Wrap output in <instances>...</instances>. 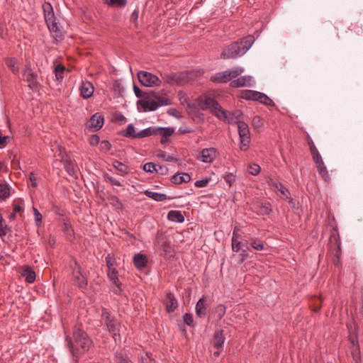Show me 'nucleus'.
Instances as JSON below:
<instances>
[{"instance_id": "obj_1", "label": "nucleus", "mask_w": 363, "mask_h": 363, "mask_svg": "<svg viewBox=\"0 0 363 363\" xmlns=\"http://www.w3.org/2000/svg\"><path fill=\"white\" fill-rule=\"evenodd\" d=\"M73 337L74 342L69 336H66L65 341L73 356L79 357L82 353L89 350L92 342L86 332L79 328L74 330Z\"/></svg>"}, {"instance_id": "obj_2", "label": "nucleus", "mask_w": 363, "mask_h": 363, "mask_svg": "<svg viewBox=\"0 0 363 363\" xmlns=\"http://www.w3.org/2000/svg\"><path fill=\"white\" fill-rule=\"evenodd\" d=\"M255 38L247 35L226 46L220 54L222 59H235L243 55L252 45Z\"/></svg>"}, {"instance_id": "obj_3", "label": "nucleus", "mask_w": 363, "mask_h": 363, "mask_svg": "<svg viewBox=\"0 0 363 363\" xmlns=\"http://www.w3.org/2000/svg\"><path fill=\"white\" fill-rule=\"evenodd\" d=\"M42 8L44 18L50 31L54 33V38L56 40H61L62 39V33L56 22L52 6L50 3L45 1L43 4Z\"/></svg>"}, {"instance_id": "obj_4", "label": "nucleus", "mask_w": 363, "mask_h": 363, "mask_svg": "<svg viewBox=\"0 0 363 363\" xmlns=\"http://www.w3.org/2000/svg\"><path fill=\"white\" fill-rule=\"evenodd\" d=\"M101 320L104 329L108 331L113 338L119 335L120 323L116 318L105 308H101Z\"/></svg>"}, {"instance_id": "obj_5", "label": "nucleus", "mask_w": 363, "mask_h": 363, "mask_svg": "<svg viewBox=\"0 0 363 363\" xmlns=\"http://www.w3.org/2000/svg\"><path fill=\"white\" fill-rule=\"evenodd\" d=\"M162 81L172 86H184L189 80L186 72H170L161 74Z\"/></svg>"}, {"instance_id": "obj_6", "label": "nucleus", "mask_w": 363, "mask_h": 363, "mask_svg": "<svg viewBox=\"0 0 363 363\" xmlns=\"http://www.w3.org/2000/svg\"><path fill=\"white\" fill-rule=\"evenodd\" d=\"M237 125L240 138V148L242 151H246L248 150L251 142L248 125L244 121H238Z\"/></svg>"}, {"instance_id": "obj_7", "label": "nucleus", "mask_w": 363, "mask_h": 363, "mask_svg": "<svg viewBox=\"0 0 363 363\" xmlns=\"http://www.w3.org/2000/svg\"><path fill=\"white\" fill-rule=\"evenodd\" d=\"M137 77L141 84L145 86H160L162 84V79L147 71H139Z\"/></svg>"}, {"instance_id": "obj_8", "label": "nucleus", "mask_w": 363, "mask_h": 363, "mask_svg": "<svg viewBox=\"0 0 363 363\" xmlns=\"http://www.w3.org/2000/svg\"><path fill=\"white\" fill-rule=\"evenodd\" d=\"M138 104L142 106L145 111H153L160 106L172 104V101L167 98H160L158 101L149 99L140 100Z\"/></svg>"}, {"instance_id": "obj_9", "label": "nucleus", "mask_w": 363, "mask_h": 363, "mask_svg": "<svg viewBox=\"0 0 363 363\" xmlns=\"http://www.w3.org/2000/svg\"><path fill=\"white\" fill-rule=\"evenodd\" d=\"M23 74L28 82V86L33 91H38L40 88V84L38 82V74L33 72L30 65H27Z\"/></svg>"}, {"instance_id": "obj_10", "label": "nucleus", "mask_w": 363, "mask_h": 363, "mask_svg": "<svg viewBox=\"0 0 363 363\" xmlns=\"http://www.w3.org/2000/svg\"><path fill=\"white\" fill-rule=\"evenodd\" d=\"M267 183L270 186L271 189L275 191L277 196L281 199H289V191L281 183L274 181L272 178L269 179Z\"/></svg>"}, {"instance_id": "obj_11", "label": "nucleus", "mask_w": 363, "mask_h": 363, "mask_svg": "<svg viewBox=\"0 0 363 363\" xmlns=\"http://www.w3.org/2000/svg\"><path fill=\"white\" fill-rule=\"evenodd\" d=\"M155 245L166 254L171 252V242L163 235L162 233H158L157 234Z\"/></svg>"}, {"instance_id": "obj_12", "label": "nucleus", "mask_w": 363, "mask_h": 363, "mask_svg": "<svg viewBox=\"0 0 363 363\" xmlns=\"http://www.w3.org/2000/svg\"><path fill=\"white\" fill-rule=\"evenodd\" d=\"M73 280L75 281L77 286L81 289H84L88 285V280L86 274L83 272L82 269L74 271L72 273Z\"/></svg>"}, {"instance_id": "obj_13", "label": "nucleus", "mask_w": 363, "mask_h": 363, "mask_svg": "<svg viewBox=\"0 0 363 363\" xmlns=\"http://www.w3.org/2000/svg\"><path fill=\"white\" fill-rule=\"evenodd\" d=\"M218 101L207 95H201L198 99V106L202 110L212 109Z\"/></svg>"}, {"instance_id": "obj_14", "label": "nucleus", "mask_w": 363, "mask_h": 363, "mask_svg": "<svg viewBox=\"0 0 363 363\" xmlns=\"http://www.w3.org/2000/svg\"><path fill=\"white\" fill-rule=\"evenodd\" d=\"M108 277L110 281L116 287L113 289V292L116 294L120 295L122 293V289L121 287V282L118 279V271L116 269L108 270Z\"/></svg>"}, {"instance_id": "obj_15", "label": "nucleus", "mask_w": 363, "mask_h": 363, "mask_svg": "<svg viewBox=\"0 0 363 363\" xmlns=\"http://www.w3.org/2000/svg\"><path fill=\"white\" fill-rule=\"evenodd\" d=\"M104 122V116L99 113H96L91 117L89 121V128L94 131H98L103 127Z\"/></svg>"}, {"instance_id": "obj_16", "label": "nucleus", "mask_w": 363, "mask_h": 363, "mask_svg": "<svg viewBox=\"0 0 363 363\" xmlns=\"http://www.w3.org/2000/svg\"><path fill=\"white\" fill-rule=\"evenodd\" d=\"M216 157V150L213 147L203 149L199 160L205 163L212 162Z\"/></svg>"}, {"instance_id": "obj_17", "label": "nucleus", "mask_w": 363, "mask_h": 363, "mask_svg": "<svg viewBox=\"0 0 363 363\" xmlns=\"http://www.w3.org/2000/svg\"><path fill=\"white\" fill-rule=\"evenodd\" d=\"M174 133V128L172 127H156V135H161L160 143L166 144L169 141V138Z\"/></svg>"}, {"instance_id": "obj_18", "label": "nucleus", "mask_w": 363, "mask_h": 363, "mask_svg": "<svg viewBox=\"0 0 363 363\" xmlns=\"http://www.w3.org/2000/svg\"><path fill=\"white\" fill-rule=\"evenodd\" d=\"M164 304L167 313L174 312L178 307L177 300L176 299L174 295L171 292L167 294L164 300Z\"/></svg>"}, {"instance_id": "obj_19", "label": "nucleus", "mask_w": 363, "mask_h": 363, "mask_svg": "<svg viewBox=\"0 0 363 363\" xmlns=\"http://www.w3.org/2000/svg\"><path fill=\"white\" fill-rule=\"evenodd\" d=\"M207 299L206 297L203 296L201 298L196 305V315L199 318H203L206 315L207 313Z\"/></svg>"}, {"instance_id": "obj_20", "label": "nucleus", "mask_w": 363, "mask_h": 363, "mask_svg": "<svg viewBox=\"0 0 363 363\" xmlns=\"http://www.w3.org/2000/svg\"><path fill=\"white\" fill-rule=\"evenodd\" d=\"M94 90V86L91 82L88 81L82 82L80 86V91L81 95L84 99L90 98L93 95Z\"/></svg>"}, {"instance_id": "obj_21", "label": "nucleus", "mask_w": 363, "mask_h": 363, "mask_svg": "<svg viewBox=\"0 0 363 363\" xmlns=\"http://www.w3.org/2000/svg\"><path fill=\"white\" fill-rule=\"evenodd\" d=\"M62 162L63 163L64 167L66 170V172L70 175L71 177L74 178L77 177V170L76 167L74 166L73 162L66 157V158H62Z\"/></svg>"}, {"instance_id": "obj_22", "label": "nucleus", "mask_w": 363, "mask_h": 363, "mask_svg": "<svg viewBox=\"0 0 363 363\" xmlns=\"http://www.w3.org/2000/svg\"><path fill=\"white\" fill-rule=\"evenodd\" d=\"M225 340V338L223 334V330H217L213 335L212 344L215 348L222 349Z\"/></svg>"}, {"instance_id": "obj_23", "label": "nucleus", "mask_w": 363, "mask_h": 363, "mask_svg": "<svg viewBox=\"0 0 363 363\" xmlns=\"http://www.w3.org/2000/svg\"><path fill=\"white\" fill-rule=\"evenodd\" d=\"M21 273L28 283H33L35 279V273L28 265L23 266Z\"/></svg>"}, {"instance_id": "obj_24", "label": "nucleus", "mask_w": 363, "mask_h": 363, "mask_svg": "<svg viewBox=\"0 0 363 363\" xmlns=\"http://www.w3.org/2000/svg\"><path fill=\"white\" fill-rule=\"evenodd\" d=\"M252 77L250 76H242L231 81L230 85L233 88H238L245 86H250V81Z\"/></svg>"}, {"instance_id": "obj_25", "label": "nucleus", "mask_w": 363, "mask_h": 363, "mask_svg": "<svg viewBox=\"0 0 363 363\" xmlns=\"http://www.w3.org/2000/svg\"><path fill=\"white\" fill-rule=\"evenodd\" d=\"M211 111L214 116H216L220 120L226 121L228 115V111L224 110L218 103H217V105L215 106L211 109Z\"/></svg>"}, {"instance_id": "obj_26", "label": "nucleus", "mask_w": 363, "mask_h": 363, "mask_svg": "<svg viewBox=\"0 0 363 363\" xmlns=\"http://www.w3.org/2000/svg\"><path fill=\"white\" fill-rule=\"evenodd\" d=\"M350 351L352 358L355 363H360L361 362V354H360V349L357 342H355L354 340L351 341Z\"/></svg>"}, {"instance_id": "obj_27", "label": "nucleus", "mask_w": 363, "mask_h": 363, "mask_svg": "<svg viewBox=\"0 0 363 363\" xmlns=\"http://www.w3.org/2000/svg\"><path fill=\"white\" fill-rule=\"evenodd\" d=\"M133 263L136 268L142 269L146 267L147 259L145 255L138 253L135 254L133 257Z\"/></svg>"}, {"instance_id": "obj_28", "label": "nucleus", "mask_w": 363, "mask_h": 363, "mask_svg": "<svg viewBox=\"0 0 363 363\" xmlns=\"http://www.w3.org/2000/svg\"><path fill=\"white\" fill-rule=\"evenodd\" d=\"M229 76L230 75L228 74L227 70H225L223 72H218L211 76V80L213 82L225 83L230 80Z\"/></svg>"}, {"instance_id": "obj_29", "label": "nucleus", "mask_w": 363, "mask_h": 363, "mask_svg": "<svg viewBox=\"0 0 363 363\" xmlns=\"http://www.w3.org/2000/svg\"><path fill=\"white\" fill-rule=\"evenodd\" d=\"M191 177L187 173H177L173 175V177L171 179V181L172 183H174L176 184H180L183 182L187 183L190 182Z\"/></svg>"}, {"instance_id": "obj_30", "label": "nucleus", "mask_w": 363, "mask_h": 363, "mask_svg": "<svg viewBox=\"0 0 363 363\" xmlns=\"http://www.w3.org/2000/svg\"><path fill=\"white\" fill-rule=\"evenodd\" d=\"M144 194L156 201H163L167 199V196L164 194L152 191L150 190H145Z\"/></svg>"}, {"instance_id": "obj_31", "label": "nucleus", "mask_w": 363, "mask_h": 363, "mask_svg": "<svg viewBox=\"0 0 363 363\" xmlns=\"http://www.w3.org/2000/svg\"><path fill=\"white\" fill-rule=\"evenodd\" d=\"M167 218L172 222L183 223L184 216L179 211H170L167 214Z\"/></svg>"}, {"instance_id": "obj_32", "label": "nucleus", "mask_w": 363, "mask_h": 363, "mask_svg": "<svg viewBox=\"0 0 363 363\" xmlns=\"http://www.w3.org/2000/svg\"><path fill=\"white\" fill-rule=\"evenodd\" d=\"M257 207V213L258 215H269L272 212V206L269 202H262Z\"/></svg>"}, {"instance_id": "obj_33", "label": "nucleus", "mask_w": 363, "mask_h": 363, "mask_svg": "<svg viewBox=\"0 0 363 363\" xmlns=\"http://www.w3.org/2000/svg\"><path fill=\"white\" fill-rule=\"evenodd\" d=\"M156 135V127H148L137 133V138H143Z\"/></svg>"}, {"instance_id": "obj_34", "label": "nucleus", "mask_w": 363, "mask_h": 363, "mask_svg": "<svg viewBox=\"0 0 363 363\" xmlns=\"http://www.w3.org/2000/svg\"><path fill=\"white\" fill-rule=\"evenodd\" d=\"M242 113L240 110H234L231 112L228 111V115L226 121L228 123L237 124L238 121H235V120L239 119L242 116Z\"/></svg>"}, {"instance_id": "obj_35", "label": "nucleus", "mask_w": 363, "mask_h": 363, "mask_svg": "<svg viewBox=\"0 0 363 363\" xmlns=\"http://www.w3.org/2000/svg\"><path fill=\"white\" fill-rule=\"evenodd\" d=\"M121 135L129 138H137V133L135 130L133 124H129L125 130L121 131Z\"/></svg>"}, {"instance_id": "obj_36", "label": "nucleus", "mask_w": 363, "mask_h": 363, "mask_svg": "<svg viewBox=\"0 0 363 363\" xmlns=\"http://www.w3.org/2000/svg\"><path fill=\"white\" fill-rule=\"evenodd\" d=\"M10 196L9 186L6 183L0 184V199L5 200Z\"/></svg>"}, {"instance_id": "obj_37", "label": "nucleus", "mask_w": 363, "mask_h": 363, "mask_svg": "<svg viewBox=\"0 0 363 363\" xmlns=\"http://www.w3.org/2000/svg\"><path fill=\"white\" fill-rule=\"evenodd\" d=\"M250 245L257 251L263 250L265 248L264 242L257 238H252L250 242Z\"/></svg>"}, {"instance_id": "obj_38", "label": "nucleus", "mask_w": 363, "mask_h": 363, "mask_svg": "<svg viewBox=\"0 0 363 363\" xmlns=\"http://www.w3.org/2000/svg\"><path fill=\"white\" fill-rule=\"evenodd\" d=\"M65 70V67L60 64L55 67L54 72L57 80H62L64 78Z\"/></svg>"}, {"instance_id": "obj_39", "label": "nucleus", "mask_w": 363, "mask_h": 363, "mask_svg": "<svg viewBox=\"0 0 363 363\" xmlns=\"http://www.w3.org/2000/svg\"><path fill=\"white\" fill-rule=\"evenodd\" d=\"M259 93L258 91L248 90L245 91V96H243L246 99L259 101Z\"/></svg>"}, {"instance_id": "obj_40", "label": "nucleus", "mask_w": 363, "mask_h": 363, "mask_svg": "<svg viewBox=\"0 0 363 363\" xmlns=\"http://www.w3.org/2000/svg\"><path fill=\"white\" fill-rule=\"evenodd\" d=\"M6 66L12 71L13 74L18 73V67L16 65L14 58H8L6 60Z\"/></svg>"}, {"instance_id": "obj_41", "label": "nucleus", "mask_w": 363, "mask_h": 363, "mask_svg": "<svg viewBox=\"0 0 363 363\" xmlns=\"http://www.w3.org/2000/svg\"><path fill=\"white\" fill-rule=\"evenodd\" d=\"M227 72L230 75V79H232L241 74L244 72V69L240 67H237L230 69H228Z\"/></svg>"}, {"instance_id": "obj_42", "label": "nucleus", "mask_w": 363, "mask_h": 363, "mask_svg": "<svg viewBox=\"0 0 363 363\" xmlns=\"http://www.w3.org/2000/svg\"><path fill=\"white\" fill-rule=\"evenodd\" d=\"M252 124L255 129L259 130L264 125V119L259 116H255L252 118Z\"/></svg>"}, {"instance_id": "obj_43", "label": "nucleus", "mask_w": 363, "mask_h": 363, "mask_svg": "<svg viewBox=\"0 0 363 363\" xmlns=\"http://www.w3.org/2000/svg\"><path fill=\"white\" fill-rule=\"evenodd\" d=\"M260 103L267 105V106H274V101L268 97L266 94L259 93V101Z\"/></svg>"}, {"instance_id": "obj_44", "label": "nucleus", "mask_w": 363, "mask_h": 363, "mask_svg": "<svg viewBox=\"0 0 363 363\" xmlns=\"http://www.w3.org/2000/svg\"><path fill=\"white\" fill-rule=\"evenodd\" d=\"M157 157L167 162H177L178 160L177 158L172 155H167L164 151H160V152L157 154Z\"/></svg>"}, {"instance_id": "obj_45", "label": "nucleus", "mask_w": 363, "mask_h": 363, "mask_svg": "<svg viewBox=\"0 0 363 363\" xmlns=\"http://www.w3.org/2000/svg\"><path fill=\"white\" fill-rule=\"evenodd\" d=\"M115 357L116 363H133L128 357L123 356L121 352H117Z\"/></svg>"}, {"instance_id": "obj_46", "label": "nucleus", "mask_w": 363, "mask_h": 363, "mask_svg": "<svg viewBox=\"0 0 363 363\" xmlns=\"http://www.w3.org/2000/svg\"><path fill=\"white\" fill-rule=\"evenodd\" d=\"M113 166L121 172L128 173V167L119 161H114Z\"/></svg>"}, {"instance_id": "obj_47", "label": "nucleus", "mask_w": 363, "mask_h": 363, "mask_svg": "<svg viewBox=\"0 0 363 363\" xmlns=\"http://www.w3.org/2000/svg\"><path fill=\"white\" fill-rule=\"evenodd\" d=\"M8 226L5 224V221L1 214H0V236H5L8 233Z\"/></svg>"}, {"instance_id": "obj_48", "label": "nucleus", "mask_w": 363, "mask_h": 363, "mask_svg": "<svg viewBox=\"0 0 363 363\" xmlns=\"http://www.w3.org/2000/svg\"><path fill=\"white\" fill-rule=\"evenodd\" d=\"M319 174L321 175V177L323 178L325 181H329L330 180V176L328 174V172L327 170V168L325 165H323L322 167H320L317 168Z\"/></svg>"}, {"instance_id": "obj_49", "label": "nucleus", "mask_w": 363, "mask_h": 363, "mask_svg": "<svg viewBox=\"0 0 363 363\" xmlns=\"http://www.w3.org/2000/svg\"><path fill=\"white\" fill-rule=\"evenodd\" d=\"M105 3L108 5L124 6L127 4L126 0H104Z\"/></svg>"}, {"instance_id": "obj_50", "label": "nucleus", "mask_w": 363, "mask_h": 363, "mask_svg": "<svg viewBox=\"0 0 363 363\" xmlns=\"http://www.w3.org/2000/svg\"><path fill=\"white\" fill-rule=\"evenodd\" d=\"M115 262V258L113 256H111V255H108V256L106 257V263L108 270L116 269L114 267Z\"/></svg>"}, {"instance_id": "obj_51", "label": "nucleus", "mask_w": 363, "mask_h": 363, "mask_svg": "<svg viewBox=\"0 0 363 363\" xmlns=\"http://www.w3.org/2000/svg\"><path fill=\"white\" fill-rule=\"evenodd\" d=\"M260 172V167L257 164H250L248 166V172L252 175H257Z\"/></svg>"}, {"instance_id": "obj_52", "label": "nucleus", "mask_w": 363, "mask_h": 363, "mask_svg": "<svg viewBox=\"0 0 363 363\" xmlns=\"http://www.w3.org/2000/svg\"><path fill=\"white\" fill-rule=\"evenodd\" d=\"M157 168V164H155L153 162H147L144 164L143 166V170L147 172H155Z\"/></svg>"}, {"instance_id": "obj_53", "label": "nucleus", "mask_w": 363, "mask_h": 363, "mask_svg": "<svg viewBox=\"0 0 363 363\" xmlns=\"http://www.w3.org/2000/svg\"><path fill=\"white\" fill-rule=\"evenodd\" d=\"M114 121L119 125H122L126 122V118L121 113H116Z\"/></svg>"}, {"instance_id": "obj_54", "label": "nucleus", "mask_w": 363, "mask_h": 363, "mask_svg": "<svg viewBox=\"0 0 363 363\" xmlns=\"http://www.w3.org/2000/svg\"><path fill=\"white\" fill-rule=\"evenodd\" d=\"M232 250L235 252H238L241 250V242L240 239H232Z\"/></svg>"}, {"instance_id": "obj_55", "label": "nucleus", "mask_w": 363, "mask_h": 363, "mask_svg": "<svg viewBox=\"0 0 363 363\" xmlns=\"http://www.w3.org/2000/svg\"><path fill=\"white\" fill-rule=\"evenodd\" d=\"M13 211L16 213H19L22 214L24 211L23 207L21 203H17L14 201L13 203Z\"/></svg>"}, {"instance_id": "obj_56", "label": "nucleus", "mask_w": 363, "mask_h": 363, "mask_svg": "<svg viewBox=\"0 0 363 363\" xmlns=\"http://www.w3.org/2000/svg\"><path fill=\"white\" fill-rule=\"evenodd\" d=\"M34 211V217H35V222L37 225V227H40L41 222H42V215L39 213V211L35 208H33Z\"/></svg>"}, {"instance_id": "obj_57", "label": "nucleus", "mask_w": 363, "mask_h": 363, "mask_svg": "<svg viewBox=\"0 0 363 363\" xmlns=\"http://www.w3.org/2000/svg\"><path fill=\"white\" fill-rule=\"evenodd\" d=\"M223 179L230 186H232L235 181V176L233 173H229L225 174Z\"/></svg>"}, {"instance_id": "obj_58", "label": "nucleus", "mask_w": 363, "mask_h": 363, "mask_svg": "<svg viewBox=\"0 0 363 363\" xmlns=\"http://www.w3.org/2000/svg\"><path fill=\"white\" fill-rule=\"evenodd\" d=\"M111 148V144L108 140H103L100 143V150L101 151L107 152Z\"/></svg>"}, {"instance_id": "obj_59", "label": "nucleus", "mask_w": 363, "mask_h": 363, "mask_svg": "<svg viewBox=\"0 0 363 363\" xmlns=\"http://www.w3.org/2000/svg\"><path fill=\"white\" fill-rule=\"evenodd\" d=\"M69 267L72 270V272H74V271H77V270H79V269H82V267L79 265V264L76 260V259H74V258H72L69 262Z\"/></svg>"}, {"instance_id": "obj_60", "label": "nucleus", "mask_w": 363, "mask_h": 363, "mask_svg": "<svg viewBox=\"0 0 363 363\" xmlns=\"http://www.w3.org/2000/svg\"><path fill=\"white\" fill-rule=\"evenodd\" d=\"M104 178L106 181L110 182L112 185H115V186H121V183L118 180L116 179L115 178H113L108 174H105Z\"/></svg>"}, {"instance_id": "obj_61", "label": "nucleus", "mask_w": 363, "mask_h": 363, "mask_svg": "<svg viewBox=\"0 0 363 363\" xmlns=\"http://www.w3.org/2000/svg\"><path fill=\"white\" fill-rule=\"evenodd\" d=\"M183 319L185 324H186L189 326L192 325L194 320L193 316L191 313H185L183 316Z\"/></svg>"}, {"instance_id": "obj_62", "label": "nucleus", "mask_w": 363, "mask_h": 363, "mask_svg": "<svg viewBox=\"0 0 363 363\" xmlns=\"http://www.w3.org/2000/svg\"><path fill=\"white\" fill-rule=\"evenodd\" d=\"M155 172L162 175H165L168 172V168L165 165L157 164Z\"/></svg>"}, {"instance_id": "obj_63", "label": "nucleus", "mask_w": 363, "mask_h": 363, "mask_svg": "<svg viewBox=\"0 0 363 363\" xmlns=\"http://www.w3.org/2000/svg\"><path fill=\"white\" fill-rule=\"evenodd\" d=\"M140 359L142 363H155V359L147 352L144 356H141Z\"/></svg>"}, {"instance_id": "obj_64", "label": "nucleus", "mask_w": 363, "mask_h": 363, "mask_svg": "<svg viewBox=\"0 0 363 363\" xmlns=\"http://www.w3.org/2000/svg\"><path fill=\"white\" fill-rule=\"evenodd\" d=\"M208 182H209L208 179L205 178V179H202L200 180H197L195 182L194 185L196 187H204V186H207Z\"/></svg>"}]
</instances>
